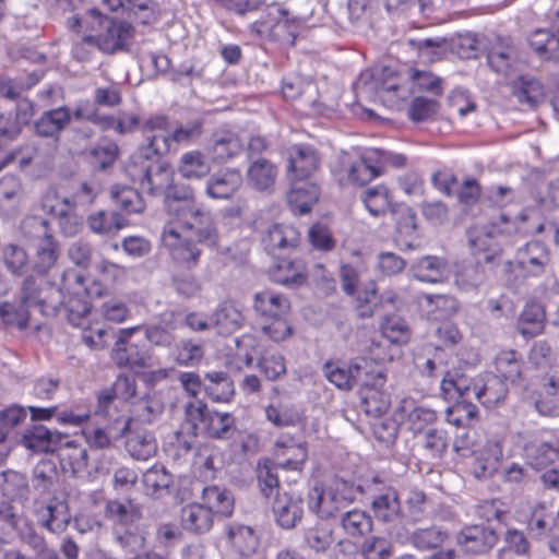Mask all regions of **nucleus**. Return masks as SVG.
<instances>
[{
	"instance_id": "1",
	"label": "nucleus",
	"mask_w": 559,
	"mask_h": 559,
	"mask_svg": "<svg viewBox=\"0 0 559 559\" xmlns=\"http://www.w3.org/2000/svg\"><path fill=\"white\" fill-rule=\"evenodd\" d=\"M164 202L173 226L182 235L198 238V242L217 245L219 233L210 211L197 202L194 190L186 183H170L164 193Z\"/></svg>"
},
{
	"instance_id": "2",
	"label": "nucleus",
	"mask_w": 559,
	"mask_h": 559,
	"mask_svg": "<svg viewBox=\"0 0 559 559\" xmlns=\"http://www.w3.org/2000/svg\"><path fill=\"white\" fill-rule=\"evenodd\" d=\"M162 241L168 249L171 261L179 269L171 275V287L183 298L195 297L201 292L202 284L192 270L200 262L203 253L202 247H215L216 245L198 242V238L182 235L173 226L164 227Z\"/></svg>"
},
{
	"instance_id": "3",
	"label": "nucleus",
	"mask_w": 559,
	"mask_h": 559,
	"mask_svg": "<svg viewBox=\"0 0 559 559\" xmlns=\"http://www.w3.org/2000/svg\"><path fill=\"white\" fill-rule=\"evenodd\" d=\"M83 281V275L74 269L62 272L60 286L29 275L22 283L20 301L28 309L38 308L45 317H57L63 304V290L69 292L72 283L82 286Z\"/></svg>"
},
{
	"instance_id": "4",
	"label": "nucleus",
	"mask_w": 559,
	"mask_h": 559,
	"mask_svg": "<svg viewBox=\"0 0 559 559\" xmlns=\"http://www.w3.org/2000/svg\"><path fill=\"white\" fill-rule=\"evenodd\" d=\"M364 493V486L354 480L334 477L326 487L316 485L307 495L309 511L321 520L335 518Z\"/></svg>"
},
{
	"instance_id": "5",
	"label": "nucleus",
	"mask_w": 559,
	"mask_h": 559,
	"mask_svg": "<svg viewBox=\"0 0 559 559\" xmlns=\"http://www.w3.org/2000/svg\"><path fill=\"white\" fill-rule=\"evenodd\" d=\"M185 416L194 437L200 435L213 440L227 441L234 439L238 432L233 414L210 409L201 400L187 403Z\"/></svg>"
},
{
	"instance_id": "6",
	"label": "nucleus",
	"mask_w": 559,
	"mask_h": 559,
	"mask_svg": "<svg viewBox=\"0 0 559 559\" xmlns=\"http://www.w3.org/2000/svg\"><path fill=\"white\" fill-rule=\"evenodd\" d=\"M88 16L92 28L99 32L97 35H85L84 43L109 55L129 49L134 36V28L129 22L103 15L96 9L88 10Z\"/></svg>"
},
{
	"instance_id": "7",
	"label": "nucleus",
	"mask_w": 559,
	"mask_h": 559,
	"mask_svg": "<svg viewBox=\"0 0 559 559\" xmlns=\"http://www.w3.org/2000/svg\"><path fill=\"white\" fill-rule=\"evenodd\" d=\"M364 493L369 497L371 511L378 521L392 523L402 515V506L396 488L379 475L371 477L366 483Z\"/></svg>"
},
{
	"instance_id": "8",
	"label": "nucleus",
	"mask_w": 559,
	"mask_h": 559,
	"mask_svg": "<svg viewBox=\"0 0 559 559\" xmlns=\"http://www.w3.org/2000/svg\"><path fill=\"white\" fill-rule=\"evenodd\" d=\"M170 151V140L165 133L148 138V143L133 153L124 166L126 175L142 188L150 174L156 155H166Z\"/></svg>"
},
{
	"instance_id": "9",
	"label": "nucleus",
	"mask_w": 559,
	"mask_h": 559,
	"mask_svg": "<svg viewBox=\"0 0 559 559\" xmlns=\"http://www.w3.org/2000/svg\"><path fill=\"white\" fill-rule=\"evenodd\" d=\"M386 381L381 369L369 370L360 383V409L368 416L380 417L391 405L390 395L382 390Z\"/></svg>"
},
{
	"instance_id": "10",
	"label": "nucleus",
	"mask_w": 559,
	"mask_h": 559,
	"mask_svg": "<svg viewBox=\"0 0 559 559\" xmlns=\"http://www.w3.org/2000/svg\"><path fill=\"white\" fill-rule=\"evenodd\" d=\"M140 328L119 330L118 340L111 352L114 362L120 368L143 369L147 366L150 356L146 350L130 341L131 335Z\"/></svg>"
},
{
	"instance_id": "11",
	"label": "nucleus",
	"mask_w": 559,
	"mask_h": 559,
	"mask_svg": "<svg viewBox=\"0 0 559 559\" xmlns=\"http://www.w3.org/2000/svg\"><path fill=\"white\" fill-rule=\"evenodd\" d=\"M369 361L365 358H358L348 366H338L328 361L323 366L325 378L341 390H350L355 385H360L369 372Z\"/></svg>"
},
{
	"instance_id": "12",
	"label": "nucleus",
	"mask_w": 559,
	"mask_h": 559,
	"mask_svg": "<svg viewBox=\"0 0 559 559\" xmlns=\"http://www.w3.org/2000/svg\"><path fill=\"white\" fill-rule=\"evenodd\" d=\"M272 513L275 523L283 530H294L305 514L304 499L299 495L277 493L272 503Z\"/></svg>"
},
{
	"instance_id": "13",
	"label": "nucleus",
	"mask_w": 559,
	"mask_h": 559,
	"mask_svg": "<svg viewBox=\"0 0 559 559\" xmlns=\"http://www.w3.org/2000/svg\"><path fill=\"white\" fill-rule=\"evenodd\" d=\"M71 120V109L68 106L48 109L34 121L33 131L37 136L48 139L57 145L62 131L66 130Z\"/></svg>"
},
{
	"instance_id": "14",
	"label": "nucleus",
	"mask_w": 559,
	"mask_h": 559,
	"mask_svg": "<svg viewBox=\"0 0 559 559\" xmlns=\"http://www.w3.org/2000/svg\"><path fill=\"white\" fill-rule=\"evenodd\" d=\"M515 261L521 271L530 276H540L550 266V253L545 243L534 240L519 248Z\"/></svg>"
},
{
	"instance_id": "15",
	"label": "nucleus",
	"mask_w": 559,
	"mask_h": 559,
	"mask_svg": "<svg viewBox=\"0 0 559 559\" xmlns=\"http://www.w3.org/2000/svg\"><path fill=\"white\" fill-rule=\"evenodd\" d=\"M57 453L60 465L66 473L74 477L82 476L88 466V452L86 447L76 439L63 435V440L58 444Z\"/></svg>"
},
{
	"instance_id": "16",
	"label": "nucleus",
	"mask_w": 559,
	"mask_h": 559,
	"mask_svg": "<svg viewBox=\"0 0 559 559\" xmlns=\"http://www.w3.org/2000/svg\"><path fill=\"white\" fill-rule=\"evenodd\" d=\"M26 419V409L11 405L0 411V457H7L19 441L17 427Z\"/></svg>"
},
{
	"instance_id": "17",
	"label": "nucleus",
	"mask_w": 559,
	"mask_h": 559,
	"mask_svg": "<svg viewBox=\"0 0 559 559\" xmlns=\"http://www.w3.org/2000/svg\"><path fill=\"white\" fill-rule=\"evenodd\" d=\"M457 544L469 554H484L489 551L498 542V535L491 527L485 525H468L463 527L456 536Z\"/></svg>"
},
{
	"instance_id": "18",
	"label": "nucleus",
	"mask_w": 559,
	"mask_h": 559,
	"mask_svg": "<svg viewBox=\"0 0 559 559\" xmlns=\"http://www.w3.org/2000/svg\"><path fill=\"white\" fill-rule=\"evenodd\" d=\"M300 242V233L292 225L274 224L262 237V245L267 253L276 254L296 249Z\"/></svg>"
},
{
	"instance_id": "19",
	"label": "nucleus",
	"mask_w": 559,
	"mask_h": 559,
	"mask_svg": "<svg viewBox=\"0 0 559 559\" xmlns=\"http://www.w3.org/2000/svg\"><path fill=\"white\" fill-rule=\"evenodd\" d=\"M62 440L63 433L50 430L40 424L27 427L20 438L22 445L38 453H53Z\"/></svg>"
},
{
	"instance_id": "20",
	"label": "nucleus",
	"mask_w": 559,
	"mask_h": 559,
	"mask_svg": "<svg viewBox=\"0 0 559 559\" xmlns=\"http://www.w3.org/2000/svg\"><path fill=\"white\" fill-rule=\"evenodd\" d=\"M245 316L240 305L226 299L217 305L211 314V323L221 335H230L242 328Z\"/></svg>"
},
{
	"instance_id": "21",
	"label": "nucleus",
	"mask_w": 559,
	"mask_h": 559,
	"mask_svg": "<svg viewBox=\"0 0 559 559\" xmlns=\"http://www.w3.org/2000/svg\"><path fill=\"white\" fill-rule=\"evenodd\" d=\"M319 167V156L311 145H295L289 151V179H308Z\"/></svg>"
},
{
	"instance_id": "22",
	"label": "nucleus",
	"mask_w": 559,
	"mask_h": 559,
	"mask_svg": "<svg viewBox=\"0 0 559 559\" xmlns=\"http://www.w3.org/2000/svg\"><path fill=\"white\" fill-rule=\"evenodd\" d=\"M527 463L536 469L547 467L559 460V438H536L524 447Z\"/></svg>"
},
{
	"instance_id": "23",
	"label": "nucleus",
	"mask_w": 559,
	"mask_h": 559,
	"mask_svg": "<svg viewBox=\"0 0 559 559\" xmlns=\"http://www.w3.org/2000/svg\"><path fill=\"white\" fill-rule=\"evenodd\" d=\"M289 180L290 189L287 193V203L290 210L299 215L309 213L319 199L318 186L307 179Z\"/></svg>"
},
{
	"instance_id": "24",
	"label": "nucleus",
	"mask_w": 559,
	"mask_h": 559,
	"mask_svg": "<svg viewBox=\"0 0 559 559\" xmlns=\"http://www.w3.org/2000/svg\"><path fill=\"white\" fill-rule=\"evenodd\" d=\"M412 276L424 283H442L448 278V262L437 255H425L417 259L409 267Z\"/></svg>"
},
{
	"instance_id": "25",
	"label": "nucleus",
	"mask_w": 559,
	"mask_h": 559,
	"mask_svg": "<svg viewBox=\"0 0 559 559\" xmlns=\"http://www.w3.org/2000/svg\"><path fill=\"white\" fill-rule=\"evenodd\" d=\"M241 185V173L236 168H227L209 178L205 193L211 199L227 200L234 195Z\"/></svg>"
},
{
	"instance_id": "26",
	"label": "nucleus",
	"mask_w": 559,
	"mask_h": 559,
	"mask_svg": "<svg viewBox=\"0 0 559 559\" xmlns=\"http://www.w3.org/2000/svg\"><path fill=\"white\" fill-rule=\"evenodd\" d=\"M214 515L203 503H190L180 511V525L188 533L202 535L212 528Z\"/></svg>"
},
{
	"instance_id": "27",
	"label": "nucleus",
	"mask_w": 559,
	"mask_h": 559,
	"mask_svg": "<svg viewBox=\"0 0 559 559\" xmlns=\"http://www.w3.org/2000/svg\"><path fill=\"white\" fill-rule=\"evenodd\" d=\"M252 307L258 316L273 319L285 317L289 312L290 302L285 295L265 289L254 294Z\"/></svg>"
},
{
	"instance_id": "28",
	"label": "nucleus",
	"mask_w": 559,
	"mask_h": 559,
	"mask_svg": "<svg viewBox=\"0 0 559 559\" xmlns=\"http://www.w3.org/2000/svg\"><path fill=\"white\" fill-rule=\"evenodd\" d=\"M507 393L506 381L493 373H486L479 382L473 383V395L486 407L500 403Z\"/></svg>"
},
{
	"instance_id": "29",
	"label": "nucleus",
	"mask_w": 559,
	"mask_h": 559,
	"mask_svg": "<svg viewBox=\"0 0 559 559\" xmlns=\"http://www.w3.org/2000/svg\"><path fill=\"white\" fill-rule=\"evenodd\" d=\"M35 512L39 525L53 534L63 533L71 523L67 507L61 503L50 502L44 506L36 501Z\"/></svg>"
},
{
	"instance_id": "30",
	"label": "nucleus",
	"mask_w": 559,
	"mask_h": 559,
	"mask_svg": "<svg viewBox=\"0 0 559 559\" xmlns=\"http://www.w3.org/2000/svg\"><path fill=\"white\" fill-rule=\"evenodd\" d=\"M277 167L271 160L257 157L247 170L248 185L258 191H269L275 183Z\"/></svg>"
},
{
	"instance_id": "31",
	"label": "nucleus",
	"mask_w": 559,
	"mask_h": 559,
	"mask_svg": "<svg viewBox=\"0 0 559 559\" xmlns=\"http://www.w3.org/2000/svg\"><path fill=\"white\" fill-rule=\"evenodd\" d=\"M276 455L285 456L289 452H295L294 457L284 459L280 466L286 471H302L305 463L308 459V449L306 442H296L293 438L282 436L275 442Z\"/></svg>"
},
{
	"instance_id": "32",
	"label": "nucleus",
	"mask_w": 559,
	"mask_h": 559,
	"mask_svg": "<svg viewBox=\"0 0 559 559\" xmlns=\"http://www.w3.org/2000/svg\"><path fill=\"white\" fill-rule=\"evenodd\" d=\"M204 392L214 403H228L235 395V385L226 372L210 371L204 376Z\"/></svg>"
},
{
	"instance_id": "33",
	"label": "nucleus",
	"mask_w": 559,
	"mask_h": 559,
	"mask_svg": "<svg viewBox=\"0 0 559 559\" xmlns=\"http://www.w3.org/2000/svg\"><path fill=\"white\" fill-rule=\"evenodd\" d=\"M545 321L544 307L539 302L531 301L522 310L516 329L523 337L532 338L544 332Z\"/></svg>"
},
{
	"instance_id": "34",
	"label": "nucleus",
	"mask_w": 559,
	"mask_h": 559,
	"mask_svg": "<svg viewBox=\"0 0 559 559\" xmlns=\"http://www.w3.org/2000/svg\"><path fill=\"white\" fill-rule=\"evenodd\" d=\"M131 418L122 416L118 419V424L121 428L115 436L108 428H85L82 430V435L92 450H109L112 447V441L121 438L129 430Z\"/></svg>"
},
{
	"instance_id": "35",
	"label": "nucleus",
	"mask_w": 559,
	"mask_h": 559,
	"mask_svg": "<svg viewBox=\"0 0 559 559\" xmlns=\"http://www.w3.org/2000/svg\"><path fill=\"white\" fill-rule=\"evenodd\" d=\"M497 376L512 384H520L523 381L524 361L521 355L514 350H501L495 360Z\"/></svg>"
},
{
	"instance_id": "36",
	"label": "nucleus",
	"mask_w": 559,
	"mask_h": 559,
	"mask_svg": "<svg viewBox=\"0 0 559 559\" xmlns=\"http://www.w3.org/2000/svg\"><path fill=\"white\" fill-rule=\"evenodd\" d=\"M164 155H156L150 174L142 186V190L152 195L164 194L173 182V174L167 162L163 160Z\"/></svg>"
},
{
	"instance_id": "37",
	"label": "nucleus",
	"mask_w": 559,
	"mask_h": 559,
	"mask_svg": "<svg viewBox=\"0 0 559 559\" xmlns=\"http://www.w3.org/2000/svg\"><path fill=\"white\" fill-rule=\"evenodd\" d=\"M498 237L496 234L495 226H484L481 228H475L469 233V246L472 249L478 252H484L483 260L486 263H491L497 257L501 254V247L499 243L493 242V239Z\"/></svg>"
},
{
	"instance_id": "38",
	"label": "nucleus",
	"mask_w": 559,
	"mask_h": 559,
	"mask_svg": "<svg viewBox=\"0 0 559 559\" xmlns=\"http://www.w3.org/2000/svg\"><path fill=\"white\" fill-rule=\"evenodd\" d=\"M532 210L523 209L514 219H510L507 215L501 214L499 223H492L491 226L496 227L497 236L507 238L526 237L533 231V226L528 225L531 219Z\"/></svg>"
},
{
	"instance_id": "39",
	"label": "nucleus",
	"mask_w": 559,
	"mask_h": 559,
	"mask_svg": "<svg viewBox=\"0 0 559 559\" xmlns=\"http://www.w3.org/2000/svg\"><path fill=\"white\" fill-rule=\"evenodd\" d=\"M513 95L521 104L533 108L545 97V88L539 80L530 74L520 75L513 82Z\"/></svg>"
},
{
	"instance_id": "40",
	"label": "nucleus",
	"mask_w": 559,
	"mask_h": 559,
	"mask_svg": "<svg viewBox=\"0 0 559 559\" xmlns=\"http://www.w3.org/2000/svg\"><path fill=\"white\" fill-rule=\"evenodd\" d=\"M60 257V245L53 236L46 237L35 245L33 269L37 274H47Z\"/></svg>"
},
{
	"instance_id": "41",
	"label": "nucleus",
	"mask_w": 559,
	"mask_h": 559,
	"mask_svg": "<svg viewBox=\"0 0 559 559\" xmlns=\"http://www.w3.org/2000/svg\"><path fill=\"white\" fill-rule=\"evenodd\" d=\"M211 171V164L206 156L199 150L189 151L179 159L178 173L188 180H200Z\"/></svg>"
},
{
	"instance_id": "42",
	"label": "nucleus",
	"mask_w": 559,
	"mask_h": 559,
	"mask_svg": "<svg viewBox=\"0 0 559 559\" xmlns=\"http://www.w3.org/2000/svg\"><path fill=\"white\" fill-rule=\"evenodd\" d=\"M272 280L289 288H296L306 283L307 271L301 260H283L272 273Z\"/></svg>"
},
{
	"instance_id": "43",
	"label": "nucleus",
	"mask_w": 559,
	"mask_h": 559,
	"mask_svg": "<svg viewBox=\"0 0 559 559\" xmlns=\"http://www.w3.org/2000/svg\"><path fill=\"white\" fill-rule=\"evenodd\" d=\"M447 537V532L435 525L427 528H417L405 537H402L401 534L396 535V538L401 543L409 542L415 548L419 550H430L438 548L444 543Z\"/></svg>"
},
{
	"instance_id": "44",
	"label": "nucleus",
	"mask_w": 559,
	"mask_h": 559,
	"mask_svg": "<svg viewBox=\"0 0 559 559\" xmlns=\"http://www.w3.org/2000/svg\"><path fill=\"white\" fill-rule=\"evenodd\" d=\"M242 144L231 131L219 130L213 133L209 148L213 158L217 162H225L240 152Z\"/></svg>"
},
{
	"instance_id": "45",
	"label": "nucleus",
	"mask_w": 559,
	"mask_h": 559,
	"mask_svg": "<svg viewBox=\"0 0 559 559\" xmlns=\"http://www.w3.org/2000/svg\"><path fill=\"white\" fill-rule=\"evenodd\" d=\"M226 535L233 548L241 556H251L259 546V538L250 526L229 524Z\"/></svg>"
},
{
	"instance_id": "46",
	"label": "nucleus",
	"mask_w": 559,
	"mask_h": 559,
	"mask_svg": "<svg viewBox=\"0 0 559 559\" xmlns=\"http://www.w3.org/2000/svg\"><path fill=\"white\" fill-rule=\"evenodd\" d=\"M400 411L405 414L409 428L415 432H421L426 427L437 420V413L432 408L415 405L414 400L404 399L401 402Z\"/></svg>"
},
{
	"instance_id": "47",
	"label": "nucleus",
	"mask_w": 559,
	"mask_h": 559,
	"mask_svg": "<svg viewBox=\"0 0 559 559\" xmlns=\"http://www.w3.org/2000/svg\"><path fill=\"white\" fill-rule=\"evenodd\" d=\"M126 450L135 460L146 461L157 452V442L154 435L142 430L131 432L126 441Z\"/></svg>"
},
{
	"instance_id": "48",
	"label": "nucleus",
	"mask_w": 559,
	"mask_h": 559,
	"mask_svg": "<svg viewBox=\"0 0 559 559\" xmlns=\"http://www.w3.org/2000/svg\"><path fill=\"white\" fill-rule=\"evenodd\" d=\"M255 475L259 490L264 498L269 499L281 493L277 466L272 460L267 457L259 460Z\"/></svg>"
},
{
	"instance_id": "49",
	"label": "nucleus",
	"mask_w": 559,
	"mask_h": 559,
	"mask_svg": "<svg viewBox=\"0 0 559 559\" xmlns=\"http://www.w3.org/2000/svg\"><path fill=\"white\" fill-rule=\"evenodd\" d=\"M350 182L364 186L373 178L381 176V167L376 164L371 150L350 164L347 170Z\"/></svg>"
},
{
	"instance_id": "50",
	"label": "nucleus",
	"mask_w": 559,
	"mask_h": 559,
	"mask_svg": "<svg viewBox=\"0 0 559 559\" xmlns=\"http://www.w3.org/2000/svg\"><path fill=\"white\" fill-rule=\"evenodd\" d=\"M106 514L116 527L121 528L136 524L141 519V511L131 501L121 502L110 500L106 504Z\"/></svg>"
},
{
	"instance_id": "51",
	"label": "nucleus",
	"mask_w": 559,
	"mask_h": 559,
	"mask_svg": "<svg viewBox=\"0 0 559 559\" xmlns=\"http://www.w3.org/2000/svg\"><path fill=\"white\" fill-rule=\"evenodd\" d=\"M202 500L205 508L214 513L229 516L234 510V497L230 491L218 486H207L202 490Z\"/></svg>"
},
{
	"instance_id": "52",
	"label": "nucleus",
	"mask_w": 559,
	"mask_h": 559,
	"mask_svg": "<svg viewBox=\"0 0 559 559\" xmlns=\"http://www.w3.org/2000/svg\"><path fill=\"white\" fill-rule=\"evenodd\" d=\"M487 61L495 72L509 76L516 63L515 48L503 44L495 45L488 52Z\"/></svg>"
},
{
	"instance_id": "53",
	"label": "nucleus",
	"mask_w": 559,
	"mask_h": 559,
	"mask_svg": "<svg viewBox=\"0 0 559 559\" xmlns=\"http://www.w3.org/2000/svg\"><path fill=\"white\" fill-rule=\"evenodd\" d=\"M341 526L348 536L362 537L372 531V519L367 512L354 509L341 514Z\"/></svg>"
},
{
	"instance_id": "54",
	"label": "nucleus",
	"mask_w": 559,
	"mask_h": 559,
	"mask_svg": "<svg viewBox=\"0 0 559 559\" xmlns=\"http://www.w3.org/2000/svg\"><path fill=\"white\" fill-rule=\"evenodd\" d=\"M361 202L372 216H381L386 213L391 206V195L384 185H378L366 189L360 195Z\"/></svg>"
},
{
	"instance_id": "55",
	"label": "nucleus",
	"mask_w": 559,
	"mask_h": 559,
	"mask_svg": "<svg viewBox=\"0 0 559 559\" xmlns=\"http://www.w3.org/2000/svg\"><path fill=\"white\" fill-rule=\"evenodd\" d=\"M87 224L93 233L109 235L123 228L126 226V219L116 211H98L88 216Z\"/></svg>"
},
{
	"instance_id": "56",
	"label": "nucleus",
	"mask_w": 559,
	"mask_h": 559,
	"mask_svg": "<svg viewBox=\"0 0 559 559\" xmlns=\"http://www.w3.org/2000/svg\"><path fill=\"white\" fill-rule=\"evenodd\" d=\"M88 156L94 167L106 170L111 167L119 156V146L108 138H102L90 150Z\"/></svg>"
},
{
	"instance_id": "57",
	"label": "nucleus",
	"mask_w": 559,
	"mask_h": 559,
	"mask_svg": "<svg viewBox=\"0 0 559 559\" xmlns=\"http://www.w3.org/2000/svg\"><path fill=\"white\" fill-rule=\"evenodd\" d=\"M91 311L90 302L79 294L63 295V304L58 316L63 313L67 321L73 326H82L86 316Z\"/></svg>"
},
{
	"instance_id": "58",
	"label": "nucleus",
	"mask_w": 559,
	"mask_h": 559,
	"mask_svg": "<svg viewBox=\"0 0 559 559\" xmlns=\"http://www.w3.org/2000/svg\"><path fill=\"white\" fill-rule=\"evenodd\" d=\"M143 485L146 493L159 498L168 492L173 484L171 475L162 465H154L143 474Z\"/></svg>"
},
{
	"instance_id": "59",
	"label": "nucleus",
	"mask_w": 559,
	"mask_h": 559,
	"mask_svg": "<svg viewBox=\"0 0 559 559\" xmlns=\"http://www.w3.org/2000/svg\"><path fill=\"white\" fill-rule=\"evenodd\" d=\"M501 455L500 449L495 444L485 448L472 463V474L478 478H488L497 472L499 466V456Z\"/></svg>"
},
{
	"instance_id": "60",
	"label": "nucleus",
	"mask_w": 559,
	"mask_h": 559,
	"mask_svg": "<svg viewBox=\"0 0 559 559\" xmlns=\"http://www.w3.org/2000/svg\"><path fill=\"white\" fill-rule=\"evenodd\" d=\"M2 477V493L17 501H25L28 499L29 486L26 476L15 471H4L1 473Z\"/></svg>"
},
{
	"instance_id": "61",
	"label": "nucleus",
	"mask_w": 559,
	"mask_h": 559,
	"mask_svg": "<svg viewBox=\"0 0 559 559\" xmlns=\"http://www.w3.org/2000/svg\"><path fill=\"white\" fill-rule=\"evenodd\" d=\"M57 480V467L51 460H40L33 468L32 486L40 496L49 493Z\"/></svg>"
},
{
	"instance_id": "62",
	"label": "nucleus",
	"mask_w": 559,
	"mask_h": 559,
	"mask_svg": "<svg viewBox=\"0 0 559 559\" xmlns=\"http://www.w3.org/2000/svg\"><path fill=\"white\" fill-rule=\"evenodd\" d=\"M530 46L545 60L556 57L559 51V35L551 34L548 29L538 28L528 37Z\"/></svg>"
},
{
	"instance_id": "63",
	"label": "nucleus",
	"mask_w": 559,
	"mask_h": 559,
	"mask_svg": "<svg viewBox=\"0 0 559 559\" xmlns=\"http://www.w3.org/2000/svg\"><path fill=\"white\" fill-rule=\"evenodd\" d=\"M110 195L116 205L128 214L141 213L145 209L142 197L131 187L114 186Z\"/></svg>"
},
{
	"instance_id": "64",
	"label": "nucleus",
	"mask_w": 559,
	"mask_h": 559,
	"mask_svg": "<svg viewBox=\"0 0 559 559\" xmlns=\"http://www.w3.org/2000/svg\"><path fill=\"white\" fill-rule=\"evenodd\" d=\"M304 542L313 551L325 552L334 543L333 531L328 525L317 523L305 530Z\"/></svg>"
}]
</instances>
